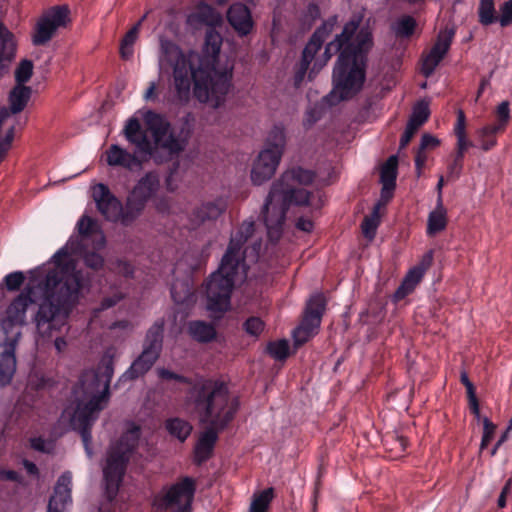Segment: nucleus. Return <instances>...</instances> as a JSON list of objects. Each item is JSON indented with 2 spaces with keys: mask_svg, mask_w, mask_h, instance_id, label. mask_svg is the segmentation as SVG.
I'll list each match as a JSON object with an SVG mask.
<instances>
[{
  "mask_svg": "<svg viewBox=\"0 0 512 512\" xmlns=\"http://www.w3.org/2000/svg\"><path fill=\"white\" fill-rule=\"evenodd\" d=\"M381 203H376L372 213L364 218L362 223V232L366 238L372 240L376 234V229L380 223Z\"/></svg>",
  "mask_w": 512,
  "mask_h": 512,
  "instance_id": "41",
  "label": "nucleus"
},
{
  "mask_svg": "<svg viewBox=\"0 0 512 512\" xmlns=\"http://www.w3.org/2000/svg\"><path fill=\"white\" fill-rule=\"evenodd\" d=\"M337 23L336 17L329 18L323 25L318 28L314 34L312 35L310 41L306 45L303 50L302 62H301V71L304 73L312 59L314 58L317 51L321 48L325 39L331 34L334 30V27Z\"/></svg>",
  "mask_w": 512,
  "mask_h": 512,
  "instance_id": "18",
  "label": "nucleus"
},
{
  "mask_svg": "<svg viewBox=\"0 0 512 512\" xmlns=\"http://www.w3.org/2000/svg\"><path fill=\"white\" fill-rule=\"evenodd\" d=\"M244 329L251 336H259L264 330V322L258 317H250L244 323Z\"/></svg>",
  "mask_w": 512,
  "mask_h": 512,
  "instance_id": "49",
  "label": "nucleus"
},
{
  "mask_svg": "<svg viewBox=\"0 0 512 512\" xmlns=\"http://www.w3.org/2000/svg\"><path fill=\"white\" fill-rule=\"evenodd\" d=\"M397 157L392 155L381 167L380 180L382 185L395 186L397 175Z\"/></svg>",
  "mask_w": 512,
  "mask_h": 512,
  "instance_id": "42",
  "label": "nucleus"
},
{
  "mask_svg": "<svg viewBox=\"0 0 512 512\" xmlns=\"http://www.w3.org/2000/svg\"><path fill=\"white\" fill-rule=\"evenodd\" d=\"M33 73V63L30 60H22L15 70V80L17 84L24 85L28 82Z\"/></svg>",
  "mask_w": 512,
  "mask_h": 512,
  "instance_id": "46",
  "label": "nucleus"
},
{
  "mask_svg": "<svg viewBox=\"0 0 512 512\" xmlns=\"http://www.w3.org/2000/svg\"><path fill=\"white\" fill-rule=\"evenodd\" d=\"M295 226L298 230H301V231L307 232V233L311 232L314 228V224H313L312 220L309 218H304V217L299 218L296 221Z\"/></svg>",
  "mask_w": 512,
  "mask_h": 512,
  "instance_id": "60",
  "label": "nucleus"
},
{
  "mask_svg": "<svg viewBox=\"0 0 512 512\" xmlns=\"http://www.w3.org/2000/svg\"><path fill=\"white\" fill-rule=\"evenodd\" d=\"M83 260L88 268L96 271L102 269L104 266L103 257L96 252H85L83 254Z\"/></svg>",
  "mask_w": 512,
  "mask_h": 512,
  "instance_id": "51",
  "label": "nucleus"
},
{
  "mask_svg": "<svg viewBox=\"0 0 512 512\" xmlns=\"http://www.w3.org/2000/svg\"><path fill=\"white\" fill-rule=\"evenodd\" d=\"M25 280V276L22 272L20 271H17V272H13V273H10L8 274L5 278H4V283H5V286L8 290L10 291H15V290H18L21 285L23 284Z\"/></svg>",
  "mask_w": 512,
  "mask_h": 512,
  "instance_id": "52",
  "label": "nucleus"
},
{
  "mask_svg": "<svg viewBox=\"0 0 512 512\" xmlns=\"http://www.w3.org/2000/svg\"><path fill=\"white\" fill-rule=\"evenodd\" d=\"M319 326L318 316L304 317L301 324L293 332L295 346L306 343L317 333Z\"/></svg>",
  "mask_w": 512,
  "mask_h": 512,
  "instance_id": "32",
  "label": "nucleus"
},
{
  "mask_svg": "<svg viewBox=\"0 0 512 512\" xmlns=\"http://www.w3.org/2000/svg\"><path fill=\"white\" fill-rule=\"evenodd\" d=\"M159 187V175L155 172H148L140 178L130 195L147 203V201L155 195Z\"/></svg>",
  "mask_w": 512,
  "mask_h": 512,
  "instance_id": "23",
  "label": "nucleus"
},
{
  "mask_svg": "<svg viewBox=\"0 0 512 512\" xmlns=\"http://www.w3.org/2000/svg\"><path fill=\"white\" fill-rule=\"evenodd\" d=\"M180 286L185 290V295H180L177 292V284H175L171 290L172 297L176 303H184L186 301L187 296L190 294V290L187 285L180 283Z\"/></svg>",
  "mask_w": 512,
  "mask_h": 512,
  "instance_id": "59",
  "label": "nucleus"
},
{
  "mask_svg": "<svg viewBox=\"0 0 512 512\" xmlns=\"http://www.w3.org/2000/svg\"><path fill=\"white\" fill-rule=\"evenodd\" d=\"M454 35V27H445L444 29L440 30L434 45L430 51L422 57L421 73L425 77H429L433 74L436 67L448 53Z\"/></svg>",
  "mask_w": 512,
  "mask_h": 512,
  "instance_id": "15",
  "label": "nucleus"
},
{
  "mask_svg": "<svg viewBox=\"0 0 512 512\" xmlns=\"http://www.w3.org/2000/svg\"><path fill=\"white\" fill-rule=\"evenodd\" d=\"M433 262V252H426L420 262L411 268L405 275L401 285L394 293V299L399 301L408 294L412 293L415 287L421 282L425 272L429 269Z\"/></svg>",
  "mask_w": 512,
  "mask_h": 512,
  "instance_id": "16",
  "label": "nucleus"
},
{
  "mask_svg": "<svg viewBox=\"0 0 512 512\" xmlns=\"http://www.w3.org/2000/svg\"><path fill=\"white\" fill-rule=\"evenodd\" d=\"M498 20L502 27L512 23V0H508L500 7V17Z\"/></svg>",
  "mask_w": 512,
  "mask_h": 512,
  "instance_id": "53",
  "label": "nucleus"
},
{
  "mask_svg": "<svg viewBox=\"0 0 512 512\" xmlns=\"http://www.w3.org/2000/svg\"><path fill=\"white\" fill-rule=\"evenodd\" d=\"M10 112L0 108V162L5 158L14 139V123H9Z\"/></svg>",
  "mask_w": 512,
  "mask_h": 512,
  "instance_id": "27",
  "label": "nucleus"
},
{
  "mask_svg": "<svg viewBox=\"0 0 512 512\" xmlns=\"http://www.w3.org/2000/svg\"><path fill=\"white\" fill-rule=\"evenodd\" d=\"M430 115L429 103L418 102L414 107L407 125L416 131L428 120Z\"/></svg>",
  "mask_w": 512,
  "mask_h": 512,
  "instance_id": "38",
  "label": "nucleus"
},
{
  "mask_svg": "<svg viewBox=\"0 0 512 512\" xmlns=\"http://www.w3.org/2000/svg\"><path fill=\"white\" fill-rule=\"evenodd\" d=\"M313 180L314 173L312 171L295 167L285 171L273 185L290 197L295 205H307L310 193L300 186L309 185Z\"/></svg>",
  "mask_w": 512,
  "mask_h": 512,
  "instance_id": "12",
  "label": "nucleus"
},
{
  "mask_svg": "<svg viewBox=\"0 0 512 512\" xmlns=\"http://www.w3.org/2000/svg\"><path fill=\"white\" fill-rule=\"evenodd\" d=\"M447 226V210L442 199H437L436 208L429 213L427 220V233L432 236L443 231Z\"/></svg>",
  "mask_w": 512,
  "mask_h": 512,
  "instance_id": "34",
  "label": "nucleus"
},
{
  "mask_svg": "<svg viewBox=\"0 0 512 512\" xmlns=\"http://www.w3.org/2000/svg\"><path fill=\"white\" fill-rule=\"evenodd\" d=\"M326 300L322 294L313 295L306 306L304 317L318 316L319 323H321V317L325 310Z\"/></svg>",
  "mask_w": 512,
  "mask_h": 512,
  "instance_id": "43",
  "label": "nucleus"
},
{
  "mask_svg": "<svg viewBox=\"0 0 512 512\" xmlns=\"http://www.w3.org/2000/svg\"><path fill=\"white\" fill-rule=\"evenodd\" d=\"M273 498V489L268 488L259 493L258 495H254V498L250 505V512H266L268 509V505Z\"/></svg>",
  "mask_w": 512,
  "mask_h": 512,
  "instance_id": "44",
  "label": "nucleus"
},
{
  "mask_svg": "<svg viewBox=\"0 0 512 512\" xmlns=\"http://www.w3.org/2000/svg\"><path fill=\"white\" fill-rule=\"evenodd\" d=\"M195 492V482L184 477L177 483L165 488L156 497L155 504L161 510L171 512H191V502Z\"/></svg>",
  "mask_w": 512,
  "mask_h": 512,
  "instance_id": "11",
  "label": "nucleus"
},
{
  "mask_svg": "<svg viewBox=\"0 0 512 512\" xmlns=\"http://www.w3.org/2000/svg\"><path fill=\"white\" fill-rule=\"evenodd\" d=\"M93 198L101 214L110 221H118L121 215L120 201L114 197L104 184H97L93 188Z\"/></svg>",
  "mask_w": 512,
  "mask_h": 512,
  "instance_id": "17",
  "label": "nucleus"
},
{
  "mask_svg": "<svg viewBox=\"0 0 512 512\" xmlns=\"http://www.w3.org/2000/svg\"><path fill=\"white\" fill-rule=\"evenodd\" d=\"M70 11L67 6H54L45 11L37 20L32 35L34 45L47 44L57 30L64 28L70 22Z\"/></svg>",
  "mask_w": 512,
  "mask_h": 512,
  "instance_id": "13",
  "label": "nucleus"
},
{
  "mask_svg": "<svg viewBox=\"0 0 512 512\" xmlns=\"http://www.w3.org/2000/svg\"><path fill=\"white\" fill-rule=\"evenodd\" d=\"M426 159H427V156L424 153V150H421V148H418V150L416 152V156H415V165H416V170H417L418 176L421 175V170H422L423 166L425 165Z\"/></svg>",
  "mask_w": 512,
  "mask_h": 512,
  "instance_id": "63",
  "label": "nucleus"
},
{
  "mask_svg": "<svg viewBox=\"0 0 512 512\" xmlns=\"http://www.w3.org/2000/svg\"><path fill=\"white\" fill-rule=\"evenodd\" d=\"M284 148V132L281 129H274L265 147L259 152L252 163L250 179L253 185L260 186L274 176Z\"/></svg>",
  "mask_w": 512,
  "mask_h": 512,
  "instance_id": "9",
  "label": "nucleus"
},
{
  "mask_svg": "<svg viewBox=\"0 0 512 512\" xmlns=\"http://www.w3.org/2000/svg\"><path fill=\"white\" fill-rule=\"evenodd\" d=\"M14 345H10L0 354V384L7 385L11 382L16 370V358Z\"/></svg>",
  "mask_w": 512,
  "mask_h": 512,
  "instance_id": "35",
  "label": "nucleus"
},
{
  "mask_svg": "<svg viewBox=\"0 0 512 512\" xmlns=\"http://www.w3.org/2000/svg\"><path fill=\"white\" fill-rule=\"evenodd\" d=\"M227 18L231 26L241 36L247 35L253 28L250 11L243 4L232 5L228 10Z\"/></svg>",
  "mask_w": 512,
  "mask_h": 512,
  "instance_id": "22",
  "label": "nucleus"
},
{
  "mask_svg": "<svg viewBox=\"0 0 512 512\" xmlns=\"http://www.w3.org/2000/svg\"><path fill=\"white\" fill-rule=\"evenodd\" d=\"M141 27V21H138L124 36L120 45V56L124 60H129L133 55V45L136 42Z\"/></svg>",
  "mask_w": 512,
  "mask_h": 512,
  "instance_id": "39",
  "label": "nucleus"
},
{
  "mask_svg": "<svg viewBox=\"0 0 512 512\" xmlns=\"http://www.w3.org/2000/svg\"><path fill=\"white\" fill-rule=\"evenodd\" d=\"M463 158L455 154L454 160L448 165L449 178H459L463 167Z\"/></svg>",
  "mask_w": 512,
  "mask_h": 512,
  "instance_id": "54",
  "label": "nucleus"
},
{
  "mask_svg": "<svg viewBox=\"0 0 512 512\" xmlns=\"http://www.w3.org/2000/svg\"><path fill=\"white\" fill-rule=\"evenodd\" d=\"M482 422H483V437H482V441L480 444L481 451L488 446V444L491 441V439L493 438L495 430H496V425H494L487 417L482 418Z\"/></svg>",
  "mask_w": 512,
  "mask_h": 512,
  "instance_id": "50",
  "label": "nucleus"
},
{
  "mask_svg": "<svg viewBox=\"0 0 512 512\" xmlns=\"http://www.w3.org/2000/svg\"><path fill=\"white\" fill-rule=\"evenodd\" d=\"M32 90L25 85L17 84L9 93L10 108L5 107L10 112L9 123H14L12 116L23 111L31 97Z\"/></svg>",
  "mask_w": 512,
  "mask_h": 512,
  "instance_id": "26",
  "label": "nucleus"
},
{
  "mask_svg": "<svg viewBox=\"0 0 512 512\" xmlns=\"http://www.w3.org/2000/svg\"><path fill=\"white\" fill-rule=\"evenodd\" d=\"M109 269L119 275L124 277H130L133 275L134 268L133 266L122 259H116L110 263Z\"/></svg>",
  "mask_w": 512,
  "mask_h": 512,
  "instance_id": "48",
  "label": "nucleus"
},
{
  "mask_svg": "<svg viewBox=\"0 0 512 512\" xmlns=\"http://www.w3.org/2000/svg\"><path fill=\"white\" fill-rule=\"evenodd\" d=\"M187 409L194 411L205 430L195 446L196 461H206L213 452L218 434L232 421L238 409V400L230 395L225 383L201 379L189 390Z\"/></svg>",
  "mask_w": 512,
  "mask_h": 512,
  "instance_id": "3",
  "label": "nucleus"
},
{
  "mask_svg": "<svg viewBox=\"0 0 512 512\" xmlns=\"http://www.w3.org/2000/svg\"><path fill=\"white\" fill-rule=\"evenodd\" d=\"M269 354L276 360H284L288 356L289 344L287 340L271 342L267 346Z\"/></svg>",
  "mask_w": 512,
  "mask_h": 512,
  "instance_id": "47",
  "label": "nucleus"
},
{
  "mask_svg": "<svg viewBox=\"0 0 512 512\" xmlns=\"http://www.w3.org/2000/svg\"><path fill=\"white\" fill-rule=\"evenodd\" d=\"M477 12L482 25L488 26L498 20L494 0H479Z\"/></svg>",
  "mask_w": 512,
  "mask_h": 512,
  "instance_id": "40",
  "label": "nucleus"
},
{
  "mask_svg": "<svg viewBox=\"0 0 512 512\" xmlns=\"http://www.w3.org/2000/svg\"><path fill=\"white\" fill-rule=\"evenodd\" d=\"M359 19H352L345 24L341 34L337 35L335 40L330 42L325 49V61H328L331 56L338 52L346 43L351 40V37L355 34L358 26Z\"/></svg>",
  "mask_w": 512,
  "mask_h": 512,
  "instance_id": "28",
  "label": "nucleus"
},
{
  "mask_svg": "<svg viewBox=\"0 0 512 512\" xmlns=\"http://www.w3.org/2000/svg\"><path fill=\"white\" fill-rule=\"evenodd\" d=\"M497 123L495 125H486L477 130V135L485 138L489 135H495L505 129L510 120L509 102L503 101L496 108Z\"/></svg>",
  "mask_w": 512,
  "mask_h": 512,
  "instance_id": "29",
  "label": "nucleus"
},
{
  "mask_svg": "<svg viewBox=\"0 0 512 512\" xmlns=\"http://www.w3.org/2000/svg\"><path fill=\"white\" fill-rule=\"evenodd\" d=\"M372 35L361 29L341 52L333 73L331 98L348 100L363 87L365 81L366 54L372 48Z\"/></svg>",
  "mask_w": 512,
  "mask_h": 512,
  "instance_id": "7",
  "label": "nucleus"
},
{
  "mask_svg": "<svg viewBox=\"0 0 512 512\" xmlns=\"http://www.w3.org/2000/svg\"><path fill=\"white\" fill-rule=\"evenodd\" d=\"M291 204H294L291 198L272 184L260 213L270 241L277 242L281 238L286 212Z\"/></svg>",
  "mask_w": 512,
  "mask_h": 512,
  "instance_id": "10",
  "label": "nucleus"
},
{
  "mask_svg": "<svg viewBox=\"0 0 512 512\" xmlns=\"http://www.w3.org/2000/svg\"><path fill=\"white\" fill-rule=\"evenodd\" d=\"M394 188L395 186L393 185H382L380 200L377 202L381 203V208L384 207L392 198Z\"/></svg>",
  "mask_w": 512,
  "mask_h": 512,
  "instance_id": "58",
  "label": "nucleus"
},
{
  "mask_svg": "<svg viewBox=\"0 0 512 512\" xmlns=\"http://www.w3.org/2000/svg\"><path fill=\"white\" fill-rule=\"evenodd\" d=\"M188 335L199 343H209L216 339L217 331L212 323L202 320H193L187 323Z\"/></svg>",
  "mask_w": 512,
  "mask_h": 512,
  "instance_id": "25",
  "label": "nucleus"
},
{
  "mask_svg": "<svg viewBox=\"0 0 512 512\" xmlns=\"http://www.w3.org/2000/svg\"><path fill=\"white\" fill-rule=\"evenodd\" d=\"M134 146V151L130 152L117 144H112L106 150V162L109 166L123 167L129 171H137L142 169L143 164L149 161L147 155L140 151V146L133 142L128 141Z\"/></svg>",
  "mask_w": 512,
  "mask_h": 512,
  "instance_id": "14",
  "label": "nucleus"
},
{
  "mask_svg": "<svg viewBox=\"0 0 512 512\" xmlns=\"http://www.w3.org/2000/svg\"><path fill=\"white\" fill-rule=\"evenodd\" d=\"M146 203L130 195L127 199L126 206H121V215L118 219L123 225L132 224L143 212Z\"/></svg>",
  "mask_w": 512,
  "mask_h": 512,
  "instance_id": "36",
  "label": "nucleus"
},
{
  "mask_svg": "<svg viewBox=\"0 0 512 512\" xmlns=\"http://www.w3.org/2000/svg\"><path fill=\"white\" fill-rule=\"evenodd\" d=\"M417 131L411 127H409L408 125L406 126V129L401 137V140H400V148H405L408 143L411 141L412 137L414 136V134L416 133Z\"/></svg>",
  "mask_w": 512,
  "mask_h": 512,
  "instance_id": "64",
  "label": "nucleus"
},
{
  "mask_svg": "<svg viewBox=\"0 0 512 512\" xmlns=\"http://www.w3.org/2000/svg\"><path fill=\"white\" fill-rule=\"evenodd\" d=\"M439 144V139L431 134L425 133L421 137L419 148H421V150L433 149L436 148Z\"/></svg>",
  "mask_w": 512,
  "mask_h": 512,
  "instance_id": "55",
  "label": "nucleus"
},
{
  "mask_svg": "<svg viewBox=\"0 0 512 512\" xmlns=\"http://www.w3.org/2000/svg\"><path fill=\"white\" fill-rule=\"evenodd\" d=\"M454 134L456 137V152L459 157H464L467 150L474 146V143L469 139L466 130V118L462 110L457 112V121L454 127Z\"/></svg>",
  "mask_w": 512,
  "mask_h": 512,
  "instance_id": "30",
  "label": "nucleus"
},
{
  "mask_svg": "<svg viewBox=\"0 0 512 512\" xmlns=\"http://www.w3.org/2000/svg\"><path fill=\"white\" fill-rule=\"evenodd\" d=\"M16 54V42L13 34L0 22V68L6 69L14 60Z\"/></svg>",
  "mask_w": 512,
  "mask_h": 512,
  "instance_id": "24",
  "label": "nucleus"
},
{
  "mask_svg": "<svg viewBox=\"0 0 512 512\" xmlns=\"http://www.w3.org/2000/svg\"><path fill=\"white\" fill-rule=\"evenodd\" d=\"M72 476L70 472L62 474L51 496L47 512H68L67 506L71 503Z\"/></svg>",
  "mask_w": 512,
  "mask_h": 512,
  "instance_id": "19",
  "label": "nucleus"
},
{
  "mask_svg": "<svg viewBox=\"0 0 512 512\" xmlns=\"http://www.w3.org/2000/svg\"><path fill=\"white\" fill-rule=\"evenodd\" d=\"M157 374L161 379L164 380H175L179 382H187V379L179 374H176L165 368H158Z\"/></svg>",
  "mask_w": 512,
  "mask_h": 512,
  "instance_id": "56",
  "label": "nucleus"
},
{
  "mask_svg": "<svg viewBox=\"0 0 512 512\" xmlns=\"http://www.w3.org/2000/svg\"><path fill=\"white\" fill-rule=\"evenodd\" d=\"M158 358L159 357H157L156 354L142 351V353L137 357L136 360H134L130 368L126 371L124 376L129 379H135L144 375L151 369Z\"/></svg>",
  "mask_w": 512,
  "mask_h": 512,
  "instance_id": "33",
  "label": "nucleus"
},
{
  "mask_svg": "<svg viewBox=\"0 0 512 512\" xmlns=\"http://www.w3.org/2000/svg\"><path fill=\"white\" fill-rule=\"evenodd\" d=\"M164 325V320L159 319L150 327L145 337L143 351L156 354L159 357L162 350Z\"/></svg>",
  "mask_w": 512,
  "mask_h": 512,
  "instance_id": "31",
  "label": "nucleus"
},
{
  "mask_svg": "<svg viewBox=\"0 0 512 512\" xmlns=\"http://www.w3.org/2000/svg\"><path fill=\"white\" fill-rule=\"evenodd\" d=\"M511 488H512V479H508V481L506 482L505 486L503 487L500 495H499V498H498V507L499 508H504L505 505H506V497L507 495L510 493L511 491Z\"/></svg>",
  "mask_w": 512,
  "mask_h": 512,
  "instance_id": "61",
  "label": "nucleus"
},
{
  "mask_svg": "<svg viewBox=\"0 0 512 512\" xmlns=\"http://www.w3.org/2000/svg\"><path fill=\"white\" fill-rule=\"evenodd\" d=\"M255 222L245 220L231 236L221 264L206 285L207 309L211 312H225L230 305L234 285L246 275L244 244L253 235Z\"/></svg>",
  "mask_w": 512,
  "mask_h": 512,
  "instance_id": "6",
  "label": "nucleus"
},
{
  "mask_svg": "<svg viewBox=\"0 0 512 512\" xmlns=\"http://www.w3.org/2000/svg\"><path fill=\"white\" fill-rule=\"evenodd\" d=\"M477 136L480 141V147L483 151H488V150L492 149L497 143L494 135H489V136H486L485 138H481L479 135H477Z\"/></svg>",
  "mask_w": 512,
  "mask_h": 512,
  "instance_id": "62",
  "label": "nucleus"
},
{
  "mask_svg": "<svg viewBox=\"0 0 512 512\" xmlns=\"http://www.w3.org/2000/svg\"><path fill=\"white\" fill-rule=\"evenodd\" d=\"M73 251V243H68L52 257L53 266L31 273L27 287L9 304L1 320L6 332L26 324L31 304L38 306L33 315L37 343L48 342L65 326L86 286L82 271L76 268Z\"/></svg>",
  "mask_w": 512,
  "mask_h": 512,
  "instance_id": "2",
  "label": "nucleus"
},
{
  "mask_svg": "<svg viewBox=\"0 0 512 512\" xmlns=\"http://www.w3.org/2000/svg\"><path fill=\"white\" fill-rule=\"evenodd\" d=\"M140 438V426L129 422L120 439L113 443L103 465L104 487L107 498L111 501L118 493L123 480L127 463L131 454L138 446Z\"/></svg>",
  "mask_w": 512,
  "mask_h": 512,
  "instance_id": "8",
  "label": "nucleus"
},
{
  "mask_svg": "<svg viewBox=\"0 0 512 512\" xmlns=\"http://www.w3.org/2000/svg\"><path fill=\"white\" fill-rule=\"evenodd\" d=\"M77 227L83 245H87V242L91 241L95 249H101L105 246V237L96 221L88 216H83Z\"/></svg>",
  "mask_w": 512,
  "mask_h": 512,
  "instance_id": "21",
  "label": "nucleus"
},
{
  "mask_svg": "<svg viewBox=\"0 0 512 512\" xmlns=\"http://www.w3.org/2000/svg\"><path fill=\"white\" fill-rule=\"evenodd\" d=\"M145 128L138 119L130 118L124 127L123 134L127 141L140 146V151L149 160L162 163L178 156L188 145L191 131L188 127L173 128L161 115L147 111L144 114Z\"/></svg>",
  "mask_w": 512,
  "mask_h": 512,
  "instance_id": "5",
  "label": "nucleus"
},
{
  "mask_svg": "<svg viewBox=\"0 0 512 512\" xmlns=\"http://www.w3.org/2000/svg\"><path fill=\"white\" fill-rule=\"evenodd\" d=\"M416 26V21L411 16H404L400 18L393 26V30L397 36L408 37L410 36Z\"/></svg>",
  "mask_w": 512,
  "mask_h": 512,
  "instance_id": "45",
  "label": "nucleus"
},
{
  "mask_svg": "<svg viewBox=\"0 0 512 512\" xmlns=\"http://www.w3.org/2000/svg\"><path fill=\"white\" fill-rule=\"evenodd\" d=\"M166 428L172 436L181 442L185 441L192 431L191 424L180 418L169 419L166 422Z\"/></svg>",
  "mask_w": 512,
  "mask_h": 512,
  "instance_id": "37",
  "label": "nucleus"
},
{
  "mask_svg": "<svg viewBox=\"0 0 512 512\" xmlns=\"http://www.w3.org/2000/svg\"><path fill=\"white\" fill-rule=\"evenodd\" d=\"M114 374L111 360L101 364L97 371L85 372L74 389L75 408H67L62 415L71 427L80 432L85 450L92 456L90 428L99 412L107 405L109 387Z\"/></svg>",
  "mask_w": 512,
  "mask_h": 512,
  "instance_id": "4",
  "label": "nucleus"
},
{
  "mask_svg": "<svg viewBox=\"0 0 512 512\" xmlns=\"http://www.w3.org/2000/svg\"><path fill=\"white\" fill-rule=\"evenodd\" d=\"M124 295L117 291L112 296L105 297L101 302V309H108L116 305L120 300H122Z\"/></svg>",
  "mask_w": 512,
  "mask_h": 512,
  "instance_id": "57",
  "label": "nucleus"
},
{
  "mask_svg": "<svg viewBox=\"0 0 512 512\" xmlns=\"http://www.w3.org/2000/svg\"><path fill=\"white\" fill-rule=\"evenodd\" d=\"M222 23L221 15L211 6L201 2L187 16L193 29L210 27L205 35L201 52L184 53L178 45L167 39L160 40L159 68L172 71L173 84L179 101L187 102L193 83L194 96L211 107H219L226 98L233 75V64H220L221 35L214 27Z\"/></svg>",
  "mask_w": 512,
  "mask_h": 512,
  "instance_id": "1",
  "label": "nucleus"
},
{
  "mask_svg": "<svg viewBox=\"0 0 512 512\" xmlns=\"http://www.w3.org/2000/svg\"><path fill=\"white\" fill-rule=\"evenodd\" d=\"M225 209L226 205L221 200L203 203L192 211L190 225L193 229H196L207 223L214 222L222 215Z\"/></svg>",
  "mask_w": 512,
  "mask_h": 512,
  "instance_id": "20",
  "label": "nucleus"
}]
</instances>
